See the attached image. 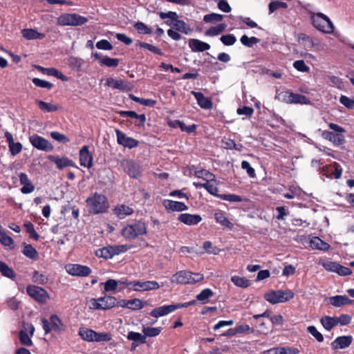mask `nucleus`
Returning a JSON list of instances; mask_svg holds the SVG:
<instances>
[{"label":"nucleus","instance_id":"f257e3e1","mask_svg":"<svg viewBox=\"0 0 354 354\" xmlns=\"http://www.w3.org/2000/svg\"><path fill=\"white\" fill-rule=\"evenodd\" d=\"M85 203L88 212L93 215L106 213L110 207L108 198L98 192L91 194Z\"/></svg>","mask_w":354,"mask_h":354},{"label":"nucleus","instance_id":"f03ea898","mask_svg":"<svg viewBox=\"0 0 354 354\" xmlns=\"http://www.w3.org/2000/svg\"><path fill=\"white\" fill-rule=\"evenodd\" d=\"M159 17L162 19H169V20L165 21V23L185 35H189L193 30L189 24L183 20L178 19V16L176 12H160Z\"/></svg>","mask_w":354,"mask_h":354},{"label":"nucleus","instance_id":"7ed1b4c3","mask_svg":"<svg viewBox=\"0 0 354 354\" xmlns=\"http://www.w3.org/2000/svg\"><path fill=\"white\" fill-rule=\"evenodd\" d=\"M147 233L146 224L142 220L135 221L131 224H127L121 232L122 236L129 240L135 239L139 236L145 235Z\"/></svg>","mask_w":354,"mask_h":354},{"label":"nucleus","instance_id":"20e7f679","mask_svg":"<svg viewBox=\"0 0 354 354\" xmlns=\"http://www.w3.org/2000/svg\"><path fill=\"white\" fill-rule=\"evenodd\" d=\"M204 276L200 272H192L188 270H180L171 277V282L180 284H195L203 281Z\"/></svg>","mask_w":354,"mask_h":354},{"label":"nucleus","instance_id":"39448f33","mask_svg":"<svg viewBox=\"0 0 354 354\" xmlns=\"http://www.w3.org/2000/svg\"><path fill=\"white\" fill-rule=\"evenodd\" d=\"M88 21V18L77 13H65L57 18V24L59 26H82Z\"/></svg>","mask_w":354,"mask_h":354},{"label":"nucleus","instance_id":"423d86ee","mask_svg":"<svg viewBox=\"0 0 354 354\" xmlns=\"http://www.w3.org/2000/svg\"><path fill=\"white\" fill-rule=\"evenodd\" d=\"M41 322L45 334H48L52 330L59 333L66 330L65 325L57 315H52L49 321L42 318Z\"/></svg>","mask_w":354,"mask_h":354},{"label":"nucleus","instance_id":"0eeeda50","mask_svg":"<svg viewBox=\"0 0 354 354\" xmlns=\"http://www.w3.org/2000/svg\"><path fill=\"white\" fill-rule=\"evenodd\" d=\"M312 24L315 28L325 33H331L334 26L330 19L323 13H318L311 17Z\"/></svg>","mask_w":354,"mask_h":354},{"label":"nucleus","instance_id":"6e6552de","mask_svg":"<svg viewBox=\"0 0 354 354\" xmlns=\"http://www.w3.org/2000/svg\"><path fill=\"white\" fill-rule=\"evenodd\" d=\"M26 292L31 298L41 304H46L50 298L48 292L40 286L28 285Z\"/></svg>","mask_w":354,"mask_h":354},{"label":"nucleus","instance_id":"1a4fd4ad","mask_svg":"<svg viewBox=\"0 0 354 354\" xmlns=\"http://www.w3.org/2000/svg\"><path fill=\"white\" fill-rule=\"evenodd\" d=\"M29 141L35 148L39 150L51 151L54 149L53 145L48 140L37 134L30 136Z\"/></svg>","mask_w":354,"mask_h":354},{"label":"nucleus","instance_id":"9d476101","mask_svg":"<svg viewBox=\"0 0 354 354\" xmlns=\"http://www.w3.org/2000/svg\"><path fill=\"white\" fill-rule=\"evenodd\" d=\"M115 131L117 136V142L118 145L129 149L135 148L138 146V140L133 138L128 137L124 133H123L122 131L118 129H116Z\"/></svg>","mask_w":354,"mask_h":354},{"label":"nucleus","instance_id":"9b49d317","mask_svg":"<svg viewBox=\"0 0 354 354\" xmlns=\"http://www.w3.org/2000/svg\"><path fill=\"white\" fill-rule=\"evenodd\" d=\"M131 290L134 291H148L157 290L160 288L158 283L156 281H132Z\"/></svg>","mask_w":354,"mask_h":354},{"label":"nucleus","instance_id":"f8f14e48","mask_svg":"<svg viewBox=\"0 0 354 354\" xmlns=\"http://www.w3.org/2000/svg\"><path fill=\"white\" fill-rule=\"evenodd\" d=\"M67 272L72 276L87 277L91 273V269L80 264H69L66 267Z\"/></svg>","mask_w":354,"mask_h":354},{"label":"nucleus","instance_id":"ddd939ff","mask_svg":"<svg viewBox=\"0 0 354 354\" xmlns=\"http://www.w3.org/2000/svg\"><path fill=\"white\" fill-rule=\"evenodd\" d=\"M122 165L124 171L131 177L138 178L141 176L140 166L133 160H125L122 161Z\"/></svg>","mask_w":354,"mask_h":354},{"label":"nucleus","instance_id":"4468645a","mask_svg":"<svg viewBox=\"0 0 354 354\" xmlns=\"http://www.w3.org/2000/svg\"><path fill=\"white\" fill-rule=\"evenodd\" d=\"M106 84L109 87L122 91H130L133 88L130 82L123 80H115L112 77L106 79Z\"/></svg>","mask_w":354,"mask_h":354},{"label":"nucleus","instance_id":"2eb2a0df","mask_svg":"<svg viewBox=\"0 0 354 354\" xmlns=\"http://www.w3.org/2000/svg\"><path fill=\"white\" fill-rule=\"evenodd\" d=\"M351 335H343L335 338L330 344L333 350L345 349L351 346L353 342Z\"/></svg>","mask_w":354,"mask_h":354},{"label":"nucleus","instance_id":"dca6fc26","mask_svg":"<svg viewBox=\"0 0 354 354\" xmlns=\"http://www.w3.org/2000/svg\"><path fill=\"white\" fill-rule=\"evenodd\" d=\"M93 158L88 150V146L84 145L80 150V163L81 166L90 169L93 167Z\"/></svg>","mask_w":354,"mask_h":354},{"label":"nucleus","instance_id":"f3484780","mask_svg":"<svg viewBox=\"0 0 354 354\" xmlns=\"http://www.w3.org/2000/svg\"><path fill=\"white\" fill-rule=\"evenodd\" d=\"M47 158L50 161L56 165L58 169H63L65 167L75 166L74 162L66 156L61 158L59 156L48 155Z\"/></svg>","mask_w":354,"mask_h":354},{"label":"nucleus","instance_id":"a211bd4d","mask_svg":"<svg viewBox=\"0 0 354 354\" xmlns=\"http://www.w3.org/2000/svg\"><path fill=\"white\" fill-rule=\"evenodd\" d=\"M119 115L122 118H131L138 120V122L135 125L138 127H144L146 122V116L145 114H138L133 111H120Z\"/></svg>","mask_w":354,"mask_h":354},{"label":"nucleus","instance_id":"6ab92c4d","mask_svg":"<svg viewBox=\"0 0 354 354\" xmlns=\"http://www.w3.org/2000/svg\"><path fill=\"white\" fill-rule=\"evenodd\" d=\"M5 138L8 145L9 151L12 156H15L19 153L22 150V145L21 142H15L12 133L6 131L4 133Z\"/></svg>","mask_w":354,"mask_h":354},{"label":"nucleus","instance_id":"aec40b11","mask_svg":"<svg viewBox=\"0 0 354 354\" xmlns=\"http://www.w3.org/2000/svg\"><path fill=\"white\" fill-rule=\"evenodd\" d=\"M178 220L187 225H195L202 221V217L199 214L183 213L178 215Z\"/></svg>","mask_w":354,"mask_h":354},{"label":"nucleus","instance_id":"412c9836","mask_svg":"<svg viewBox=\"0 0 354 354\" xmlns=\"http://www.w3.org/2000/svg\"><path fill=\"white\" fill-rule=\"evenodd\" d=\"M322 136L330 141L335 146H339L345 142V136L342 133H336L329 131H324Z\"/></svg>","mask_w":354,"mask_h":354},{"label":"nucleus","instance_id":"4be33fe9","mask_svg":"<svg viewBox=\"0 0 354 354\" xmlns=\"http://www.w3.org/2000/svg\"><path fill=\"white\" fill-rule=\"evenodd\" d=\"M163 205L167 212H182L188 209L187 205L180 201L165 200Z\"/></svg>","mask_w":354,"mask_h":354},{"label":"nucleus","instance_id":"5701e85b","mask_svg":"<svg viewBox=\"0 0 354 354\" xmlns=\"http://www.w3.org/2000/svg\"><path fill=\"white\" fill-rule=\"evenodd\" d=\"M19 182L23 187L21 188V192L24 194H27L32 192L35 187L28 178L26 173H20L19 174Z\"/></svg>","mask_w":354,"mask_h":354},{"label":"nucleus","instance_id":"b1692460","mask_svg":"<svg viewBox=\"0 0 354 354\" xmlns=\"http://www.w3.org/2000/svg\"><path fill=\"white\" fill-rule=\"evenodd\" d=\"M323 170L328 173V177L339 179L342 174V168L339 163L334 162L330 165L323 167Z\"/></svg>","mask_w":354,"mask_h":354},{"label":"nucleus","instance_id":"393cba45","mask_svg":"<svg viewBox=\"0 0 354 354\" xmlns=\"http://www.w3.org/2000/svg\"><path fill=\"white\" fill-rule=\"evenodd\" d=\"M192 94L196 98L198 104L204 109H212L213 107V103L212 100L205 97L201 92L192 91Z\"/></svg>","mask_w":354,"mask_h":354},{"label":"nucleus","instance_id":"a878e982","mask_svg":"<svg viewBox=\"0 0 354 354\" xmlns=\"http://www.w3.org/2000/svg\"><path fill=\"white\" fill-rule=\"evenodd\" d=\"M189 46L194 52H204L210 48V45L197 39H190Z\"/></svg>","mask_w":354,"mask_h":354},{"label":"nucleus","instance_id":"bb28decb","mask_svg":"<svg viewBox=\"0 0 354 354\" xmlns=\"http://www.w3.org/2000/svg\"><path fill=\"white\" fill-rule=\"evenodd\" d=\"M264 298L272 304L283 303V290H272L265 294Z\"/></svg>","mask_w":354,"mask_h":354},{"label":"nucleus","instance_id":"cd10ccee","mask_svg":"<svg viewBox=\"0 0 354 354\" xmlns=\"http://www.w3.org/2000/svg\"><path fill=\"white\" fill-rule=\"evenodd\" d=\"M113 212L118 218L123 219L126 216L131 215L133 213V209L128 205L122 204L117 205L114 208Z\"/></svg>","mask_w":354,"mask_h":354},{"label":"nucleus","instance_id":"c85d7f7f","mask_svg":"<svg viewBox=\"0 0 354 354\" xmlns=\"http://www.w3.org/2000/svg\"><path fill=\"white\" fill-rule=\"evenodd\" d=\"M310 246L313 249L327 251L330 248V245L322 240L318 236L313 237L310 241Z\"/></svg>","mask_w":354,"mask_h":354},{"label":"nucleus","instance_id":"c756f323","mask_svg":"<svg viewBox=\"0 0 354 354\" xmlns=\"http://www.w3.org/2000/svg\"><path fill=\"white\" fill-rule=\"evenodd\" d=\"M330 303L333 306L340 307L344 305L351 304L352 303V300L346 295H336L330 298Z\"/></svg>","mask_w":354,"mask_h":354},{"label":"nucleus","instance_id":"7c9ffc66","mask_svg":"<svg viewBox=\"0 0 354 354\" xmlns=\"http://www.w3.org/2000/svg\"><path fill=\"white\" fill-rule=\"evenodd\" d=\"M214 217L216 222L224 227L231 230L234 226L233 223L229 221V219L225 216V213L222 211L216 212Z\"/></svg>","mask_w":354,"mask_h":354},{"label":"nucleus","instance_id":"2f4dec72","mask_svg":"<svg viewBox=\"0 0 354 354\" xmlns=\"http://www.w3.org/2000/svg\"><path fill=\"white\" fill-rule=\"evenodd\" d=\"M22 36L28 40L32 39H42L45 37L44 33L39 32L35 29H24L21 30Z\"/></svg>","mask_w":354,"mask_h":354},{"label":"nucleus","instance_id":"473e14b6","mask_svg":"<svg viewBox=\"0 0 354 354\" xmlns=\"http://www.w3.org/2000/svg\"><path fill=\"white\" fill-rule=\"evenodd\" d=\"M98 300L100 301L102 310H108L111 309L117 305V299L115 297L112 296H104L98 298Z\"/></svg>","mask_w":354,"mask_h":354},{"label":"nucleus","instance_id":"72a5a7b5","mask_svg":"<svg viewBox=\"0 0 354 354\" xmlns=\"http://www.w3.org/2000/svg\"><path fill=\"white\" fill-rule=\"evenodd\" d=\"M22 253L28 258L32 260H37L39 259V253L37 250L30 244H24Z\"/></svg>","mask_w":354,"mask_h":354},{"label":"nucleus","instance_id":"f704fd0d","mask_svg":"<svg viewBox=\"0 0 354 354\" xmlns=\"http://www.w3.org/2000/svg\"><path fill=\"white\" fill-rule=\"evenodd\" d=\"M320 322L323 327L328 331L337 326V317L324 316L321 318Z\"/></svg>","mask_w":354,"mask_h":354},{"label":"nucleus","instance_id":"c9c22d12","mask_svg":"<svg viewBox=\"0 0 354 354\" xmlns=\"http://www.w3.org/2000/svg\"><path fill=\"white\" fill-rule=\"evenodd\" d=\"M170 313H171L170 306L165 305L153 309L150 313V315L153 317L158 318L167 315Z\"/></svg>","mask_w":354,"mask_h":354},{"label":"nucleus","instance_id":"e433bc0d","mask_svg":"<svg viewBox=\"0 0 354 354\" xmlns=\"http://www.w3.org/2000/svg\"><path fill=\"white\" fill-rule=\"evenodd\" d=\"M290 104H310V100L304 95L291 91Z\"/></svg>","mask_w":354,"mask_h":354},{"label":"nucleus","instance_id":"4c0bfd02","mask_svg":"<svg viewBox=\"0 0 354 354\" xmlns=\"http://www.w3.org/2000/svg\"><path fill=\"white\" fill-rule=\"evenodd\" d=\"M0 272L4 277L14 279L16 274L12 268H10L5 262L0 261Z\"/></svg>","mask_w":354,"mask_h":354},{"label":"nucleus","instance_id":"58836bf2","mask_svg":"<svg viewBox=\"0 0 354 354\" xmlns=\"http://www.w3.org/2000/svg\"><path fill=\"white\" fill-rule=\"evenodd\" d=\"M226 26V24L223 23L219 24L216 26H212L206 30L205 35L209 37L218 35L225 30Z\"/></svg>","mask_w":354,"mask_h":354},{"label":"nucleus","instance_id":"ea45409f","mask_svg":"<svg viewBox=\"0 0 354 354\" xmlns=\"http://www.w3.org/2000/svg\"><path fill=\"white\" fill-rule=\"evenodd\" d=\"M36 103L41 111L46 113L54 112L58 110L57 106L51 103L46 102L42 100H37Z\"/></svg>","mask_w":354,"mask_h":354},{"label":"nucleus","instance_id":"a19ab883","mask_svg":"<svg viewBox=\"0 0 354 354\" xmlns=\"http://www.w3.org/2000/svg\"><path fill=\"white\" fill-rule=\"evenodd\" d=\"M93 333H95V330L90 328H80L78 331V335L86 342H93Z\"/></svg>","mask_w":354,"mask_h":354},{"label":"nucleus","instance_id":"79ce46f5","mask_svg":"<svg viewBox=\"0 0 354 354\" xmlns=\"http://www.w3.org/2000/svg\"><path fill=\"white\" fill-rule=\"evenodd\" d=\"M127 339L133 341V342L139 344L146 343V337L140 334V333L130 331L128 333Z\"/></svg>","mask_w":354,"mask_h":354},{"label":"nucleus","instance_id":"37998d69","mask_svg":"<svg viewBox=\"0 0 354 354\" xmlns=\"http://www.w3.org/2000/svg\"><path fill=\"white\" fill-rule=\"evenodd\" d=\"M298 40L302 43L306 49L310 50L314 46L312 37L304 33H299L298 35Z\"/></svg>","mask_w":354,"mask_h":354},{"label":"nucleus","instance_id":"c03bdc74","mask_svg":"<svg viewBox=\"0 0 354 354\" xmlns=\"http://www.w3.org/2000/svg\"><path fill=\"white\" fill-rule=\"evenodd\" d=\"M120 60L117 58H111L109 57L105 56L100 59V64L101 66H106L107 67H113L115 68L119 65Z\"/></svg>","mask_w":354,"mask_h":354},{"label":"nucleus","instance_id":"a18cd8bd","mask_svg":"<svg viewBox=\"0 0 354 354\" xmlns=\"http://www.w3.org/2000/svg\"><path fill=\"white\" fill-rule=\"evenodd\" d=\"M240 41L243 46L251 48L254 44L259 43L260 39L255 37H248L247 35H243L241 36Z\"/></svg>","mask_w":354,"mask_h":354},{"label":"nucleus","instance_id":"49530a36","mask_svg":"<svg viewBox=\"0 0 354 354\" xmlns=\"http://www.w3.org/2000/svg\"><path fill=\"white\" fill-rule=\"evenodd\" d=\"M32 281L38 284L45 285L48 283V278L46 274L35 270L32 273Z\"/></svg>","mask_w":354,"mask_h":354},{"label":"nucleus","instance_id":"de8ad7c7","mask_svg":"<svg viewBox=\"0 0 354 354\" xmlns=\"http://www.w3.org/2000/svg\"><path fill=\"white\" fill-rule=\"evenodd\" d=\"M231 281L235 286L241 288H247L250 285V280L239 276H233Z\"/></svg>","mask_w":354,"mask_h":354},{"label":"nucleus","instance_id":"09e8293b","mask_svg":"<svg viewBox=\"0 0 354 354\" xmlns=\"http://www.w3.org/2000/svg\"><path fill=\"white\" fill-rule=\"evenodd\" d=\"M24 225L26 230V232L29 234L30 238L35 241H38L39 239V235L35 231L34 225L31 222L27 221L24 223Z\"/></svg>","mask_w":354,"mask_h":354},{"label":"nucleus","instance_id":"8fccbe9b","mask_svg":"<svg viewBox=\"0 0 354 354\" xmlns=\"http://www.w3.org/2000/svg\"><path fill=\"white\" fill-rule=\"evenodd\" d=\"M214 292L210 288L203 289L199 294L196 297L198 301H202L203 304H205L208 299L213 296Z\"/></svg>","mask_w":354,"mask_h":354},{"label":"nucleus","instance_id":"3c124183","mask_svg":"<svg viewBox=\"0 0 354 354\" xmlns=\"http://www.w3.org/2000/svg\"><path fill=\"white\" fill-rule=\"evenodd\" d=\"M138 46L141 48H146V49L150 50L151 52L153 53L154 54H156L158 55H162V54H163L162 51L160 48H159L152 44H148L146 42L139 41Z\"/></svg>","mask_w":354,"mask_h":354},{"label":"nucleus","instance_id":"603ef678","mask_svg":"<svg viewBox=\"0 0 354 354\" xmlns=\"http://www.w3.org/2000/svg\"><path fill=\"white\" fill-rule=\"evenodd\" d=\"M128 303V308L133 310H140L144 307L142 301L138 298L129 299Z\"/></svg>","mask_w":354,"mask_h":354},{"label":"nucleus","instance_id":"864d4df0","mask_svg":"<svg viewBox=\"0 0 354 354\" xmlns=\"http://www.w3.org/2000/svg\"><path fill=\"white\" fill-rule=\"evenodd\" d=\"M223 19V16L217 13H211L205 15L203 17V21L205 23H213L221 21Z\"/></svg>","mask_w":354,"mask_h":354},{"label":"nucleus","instance_id":"5fc2aeb1","mask_svg":"<svg viewBox=\"0 0 354 354\" xmlns=\"http://www.w3.org/2000/svg\"><path fill=\"white\" fill-rule=\"evenodd\" d=\"M133 26L140 34L150 35L151 33V28L143 22L138 21Z\"/></svg>","mask_w":354,"mask_h":354},{"label":"nucleus","instance_id":"6e6d98bb","mask_svg":"<svg viewBox=\"0 0 354 354\" xmlns=\"http://www.w3.org/2000/svg\"><path fill=\"white\" fill-rule=\"evenodd\" d=\"M162 328L160 327L158 328H150V327H143L142 333L145 334V336L147 337H156L161 333Z\"/></svg>","mask_w":354,"mask_h":354},{"label":"nucleus","instance_id":"4d7b16f0","mask_svg":"<svg viewBox=\"0 0 354 354\" xmlns=\"http://www.w3.org/2000/svg\"><path fill=\"white\" fill-rule=\"evenodd\" d=\"M93 342H109L111 339V335L108 333H97L95 331V333H93Z\"/></svg>","mask_w":354,"mask_h":354},{"label":"nucleus","instance_id":"13d9d810","mask_svg":"<svg viewBox=\"0 0 354 354\" xmlns=\"http://www.w3.org/2000/svg\"><path fill=\"white\" fill-rule=\"evenodd\" d=\"M32 82L36 86L45 88L48 90H50L53 87V84L52 83L37 77L33 78Z\"/></svg>","mask_w":354,"mask_h":354},{"label":"nucleus","instance_id":"bf43d9fd","mask_svg":"<svg viewBox=\"0 0 354 354\" xmlns=\"http://www.w3.org/2000/svg\"><path fill=\"white\" fill-rule=\"evenodd\" d=\"M96 255L105 259H111L113 257L110 246L104 247L101 249H99L96 251Z\"/></svg>","mask_w":354,"mask_h":354},{"label":"nucleus","instance_id":"052dcab7","mask_svg":"<svg viewBox=\"0 0 354 354\" xmlns=\"http://www.w3.org/2000/svg\"><path fill=\"white\" fill-rule=\"evenodd\" d=\"M218 198L230 201V202H242L243 198L241 196L234 194H221L218 196Z\"/></svg>","mask_w":354,"mask_h":354},{"label":"nucleus","instance_id":"680f3d73","mask_svg":"<svg viewBox=\"0 0 354 354\" xmlns=\"http://www.w3.org/2000/svg\"><path fill=\"white\" fill-rule=\"evenodd\" d=\"M196 176L198 178H203L204 179L209 180H214L215 175L207 170L201 169L195 172Z\"/></svg>","mask_w":354,"mask_h":354},{"label":"nucleus","instance_id":"e2e57ef3","mask_svg":"<svg viewBox=\"0 0 354 354\" xmlns=\"http://www.w3.org/2000/svg\"><path fill=\"white\" fill-rule=\"evenodd\" d=\"M68 64L77 70H80L82 65V59L74 56H71L68 59Z\"/></svg>","mask_w":354,"mask_h":354},{"label":"nucleus","instance_id":"0e129e2a","mask_svg":"<svg viewBox=\"0 0 354 354\" xmlns=\"http://www.w3.org/2000/svg\"><path fill=\"white\" fill-rule=\"evenodd\" d=\"M19 338L20 340V342L25 346H30L32 345V342L29 337L28 333L26 331H24L23 330L19 331Z\"/></svg>","mask_w":354,"mask_h":354},{"label":"nucleus","instance_id":"69168bd1","mask_svg":"<svg viewBox=\"0 0 354 354\" xmlns=\"http://www.w3.org/2000/svg\"><path fill=\"white\" fill-rule=\"evenodd\" d=\"M241 168L246 171L248 175L250 178H255L256 173L254 169L251 167L250 162L247 160H243L241 164Z\"/></svg>","mask_w":354,"mask_h":354},{"label":"nucleus","instance_id":"338daca9","mask_svg":"<svg viewBox=\"0 0 354 354\" xmlns=\"http://www.w3.org/2000/svg\"><path fill=\"white\" fill-rule=\"evenodd\" d=\"M220 40L225 46H232L236 41V38L232 34H227L222 35L220 38Z\"/></svg>","mask_w":354,"mask_h":354},{"label":"nucleus","instance_id":"774afa93","mask_svg":"<svg viewBox=\"0 0 354 354\" xmlns=\"http://www.w3.org/2000/svg\"><path fill=\"white\" fill-rule=\"evenodd\" d=\"M307 331L311 334L319 342H322L324 341V337L321 333H319L315 326H309L307 328Z\"/></svg>","mask_w":354,"mask_h":354}]
</instances>
